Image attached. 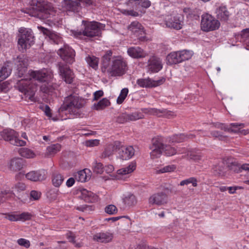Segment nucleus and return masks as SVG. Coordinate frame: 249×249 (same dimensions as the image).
Here are the masks:
<instances>
[{"label": "nucleus", "mask_w": 249, "mask_h": 249, "mask_svg": "<svg viewBox=\"0 0 249 249\" xmlns=\"http://www.w3.org/2000/svg\"><path fill=\"white\" fill-rule=\"evenodd\" d=\"M109 101L107 98H103L97 104H94L93 108L97 110H102L110 105Z\"/></svg>", "instance_id": "nucleus-34"}, {"label": "nucleus", "mask_w": 249, "mask_h": 249, "mask_svg": "<svg viewBox=\"0 0 249 249\" xmlns=\"http://www.w3.org/2000/svg\"><path fill=\"white\" fill-rule=\"evenodd\" d=\"M84 101L75 94H72L65 99L64 104L59 109V112L68 110L74 115H79V110L84 105Z\"/></svg>", "instance_id": "nucleus-4"}, {"label": "nucleus", "mask_w": 249, "mask_h": 249, "mask_svg": "<svg viewBox=\"0 0 249 249\" xmlns=\"http://www.w3.org/2000/svg\"><path fill=\"white\" fill-rule=\"evenodd\" d=\"M178 153L180 154H186L182 156L183 158L196 162L202 160L204 157L201 151L197 149H187L185 148H180L178 149Z\"/></svg>", "instance_id": "nucleus-9"}, {"label": "nucleus", "mask_w": 249, "mask_h": 249, "mask_svg": "<svg viewBox=\"0 0 249 249\" xmlns=\"http://www.w3.org/2000/svg\"><path fill=\"white\" fill-rule=\"evenodd\" d=\"M46 171L42 169L32 171L27 173L25 175V177L27 179L32 181H42L46 178Z\"/></svg>", "instance_id": "nucleus-13"}, {"label": "nucleus", "mask_w": 249, "mask_h": 249, "mask_svg": "<svg viewBox=\"0 0 249 249\" xmlns=\"http://www.w3.org/2000/svg\"><path fill=\"white\" fill-rule=\"evenodd\" d=\"M62 6L65 10L72 12H77L79 3L72 0H64L62 2Z\"/></svg>", "instance_id": "nucleus-24"}, {"label": "nucleus", "mask_w": 249, "mask_h": 249, "mask_svg": "<svg viewBox=\"0 0 249 249\" xmlns=\"http://www.w3.org/2000/svg\"><path fill=\"white\" fill-rule=\"evenodd\" d=\"M21 33L18 40V45L20 50H26L34 43V36L31 30L20 29Z\"/></svg>", "instance_id": "nucleus-8"}, {"label": "nucleus", "mask_w": 249, "mask_h": 249, "mask_svg": "<svg viewBox=\"0 0 249 249\" xmlns=\"http://www.w3.org/2000/svg\"><path fill=\"white\" fill-rule=\"evenodd\" d=\"M31 214L29 213H22L18 214V221H25L31 218Z\"/></svg>", "instance_id": "nucleus-54"}, {"label": "nucleus", "mask_w": 249, "mask_h": 249, "mask_svg": "<svg viewBox=\"0 0 249 249\" xmlns=\"http://www.w3.org/2000/svg\"><path fill=\"white\" fill-rule=\"evenodd\" d=\"M228 166L231 170L236 173L241 172L242 170L249 171V164L245 163L240 165L235 162H232Z\"/></svg>", "instance_id": "nucleus-29"}, {"label": "nucleus", "mask_w": 249, "mask_h": 249, "mask_svg": "<svg viewBox=\"0 0 249 249\" xmlns=\"http://www.w3.org/2000/svg\"><path fill=\"white\" fill-rule=\"evenodd\" d=\"M75 179L74 178H69L67 182H66V185L68 187H70L71 186H72L74 182H75Z\"/></svg>", "instance_id": "nucleus-64"}, {"label": "nucleus", "mask_w": 249, "mask_h": 249, "mask_svg": "<svg viewBox=\"0 0 249 249\" xmlns=\"http://www.w3.org/2000/svg\"><path fill=\"white\" fill-rule=\"evenodd\" d=\"M220 25L218 20L211 15L206 14L202 16L201 27L204 31L209 32L217 30L219 28Z\"/></svg>", "instance_id": "nucleus-7"}, {"label": "nucleus", "mask_w": 249, "mask_h": 249, "mask_svg": "<svg viewBox=\"0 0 249 249\" xmlns=\"http://www.w3.org/2000/svg\"><path fill=\"white\" fill-rule=\"evenodd\" d=\"M127 53L130 56L135 58H142L146 55V53L139 47H130L127 50Z\"/></svg>", "instance_id": "nucleus-25"}, {"label": "nucleus", "mask_w": 249, "mask_h": 249, "mask_svg": "<svg viewBox=\"0 0 249 249\" xmlns=\"http://www.w3.org/2000/svg\"><path fill=\"white\" fill-rule=\"evenodd\" d=\"M76 209L86 213H89L94 210L92 206L88 205H83L78 206L77 207Z\"/></svg>", "instance_id": "nucleus-52"}, {"label": "nucleus", "mask_w": 249, "mask_h": 249, "mask_svg": "<svg viewBox=\"0 0 249 249\" xmlns=\"http://www.w3.org/2000/svg\"><path fill=\"white\" fill-rule=\"evenodd\" d=\"M128 93V89L127 88H124L121 91V93L117 99V103L118 104H121L125 98L126 97Z\"/></svg>", "instance_id": "nucleus-47"}, {"label": "nucleus", "mask_w": 249, "mask_h": 249, "mask_svg": "<svg viewBox=\"0 0 249 249\" xmlns=\"http://www.w3.org/2000/svg\"><path fill=\"white\" fill-rule=\"evenodd\" d=\"M80 197L87 202L93 203L97 200V196L95 194L85 189L81 191Z\"/></svg>", "instance_id": "nucleus-26"}, {"label": "nucleus", "mask_w": 249, "mask_h": 249, "mask_svg": "<svg viewBox=\"0 0 249 249\" xmlns=\"http://www.w3.org/2000/svg\"><path fill=\"white\" fill-rule=\"evenodd\" d=\"M64 179L63 176L58 172H54L52 175V183L56 187H59Z\"/></svg>", "instance_id": "nucleus-32"}, {"label": "nucleus", "mask_w": 249, "mask_h": 249, "mask_svg": "<svg viewBox=\"0 0 249 249\" xmlns=\"http://www.w3.org/2000/svg\"><path fill=\"white\" fill-rule=\"evenodd\" d=\"M86 61L90 67L96 70L98 68V59L95 56H88L86 58Z\"/></svg>", "instance_id": "nucleus-42"}, {"label": "nucleus", "mask_w": 249, "mask_h": 249, "mask_svg": "<svg viewBox=\"0 0 249 249\" xmlns=\"http://www.w3.org/2000/svg\"><path fill=\"white\" fill-rule=\"evenodd\" d=\"M105 212L109 214H114L117 212V209L114 205H109L105 208Z\"/></svg>", "instance_id": "nucleus-51"}, {"label": "nucleus", "mask_w": 249, "mask_h": 249, "mask_svg": "<svg viewBox=\"0 0 249 249\" xmlns=\"http://www.w3.org/2000/svg\"><path fill=\"white\" fill-rule=\"evenodd\" d=\"M216 13L217 18L224 21H227L230 16V12L228 10L227 7L223 5L216 9Z\"/></svg>", "instance_id": "nucleus-21"}, {"label": "nucleus", "mask_w": 249, "mask_h": 249, "mask_svg": "<svg viewBox=\"0 0 249 249\" xmlns=\"http://www.w3.org/2000/svg\"><path fill=\"white\" fill-rule=\"evenodd\" d=\"M40 29L43 34L47 36L53 43L58 44L61 42V38L55 33L42 27H40Z\"/></svg>", "instance_id": "nucleus-22"}, {"label": "nucleus", "mask_w": 249, "mask_h": 249, "mask_svg": "<svg viewBox=\"0 0 249 249\" xmlns=\"http://www.w3.org/2000/svg\"><path fill=\"white\" fill-rule=\"evenodd\" d=\"M104 94V92L102 90H100L95 91L94 93V100H97L99 98L102 97Z\"/></svg>", "instance_id": "nucleus-62"}, {"label": "nucleus", "mask_w": 249, "mask_h": 249, "mask_svg": "<svg viewBox=\"0 0 249 249\" xmlns=\"http://www.w3.org/2000/svg\"><path fill=\"white\" fill-rule=\"evenodd\" d=\"M5 215V218L11 221H18V214L7 213Z\"/></svg>", "instance_id": "nucleus-58"}, {"label": "nucleus", "mask_w": 249, "mask_h": 249, "mask_svg": "<svg viewBox=\"0 0 249 249\" xmlns=\"http://www.w3.org/2000/svg\"><path fill=\"white\" fill-rule=\"evenodd\" d=\"M163 152L167 156H172L177 153H178V150L177 151L174 147L171 146L169 145H164Z\"/></svg>", "instance_id": "nucleus-40"}, {"label": "nucleus", "mask_w": 249, "mask_h": 249, "mask_svg": "<svg viewBox=\"0 0 249 249\" xmlns=\"http://www.w3.org/2000/svg\"><path fill=\"white\" fill-rule=\"evenodd\" d=\"M30 197L34 200H38L41 196V193L36 191L33 190L30 193Z\"/></svg>", "instance_id": "nucleus-57"}, {"label": "nucleus", "mask_w": 249, "mask_h": 249, "mask_svg": "<svg viewBox=\"0 0 249 249\" xmlns=\"http://www.w3.org/2000/svg\"><path fill=\"white\" fill-rule=\"evenodd\" d=\"M241 41L249 47V28L243 29L241 34Z\"/></svg>", "instance_id": "nucleus-43"}, {"label": "nucleus", "mask_w": 249, "mask_h": 249, "mask_svg": "<svg viewBox=\"0 0 249 249\" xmlns=\"http://www.w3.org/2000/svg\"><path fill=\"white\" fill-rule=\"evenodd\" d=\"M162 81H153L150 78L147 79H139L137 81V84L141 87H156L160 85Z\"/></svg>", "instance_id": "nucleus-23"}, {"label": "nucleus", "mask_w": 249, "mask_h": 249, "mask_svg": "<svg viewBox=\"0 0 249 249\" xmlns=\"http://www.w3.org/2000/svg\"><path fill=\"white\" fill-rule=\"evenodd\" d=\"M128 29L134 35H135L136 37H139L140 39H142L145 35L143 27L141 23L137 21L131 22L130 25L128 26Z\"/></svg>", "instance_id": "nucleus-16"}, {"label": "nucleus", "mask_w": 249, "mask_h": 249, "mask_svg": "<svg viewBox=\"0 0 249 249\" xmlns=\"http://www.w3.org/2000/svg\"><path fill=\"white\" fill-rule=\"evenodd\" d=\"M14 62L17 66L16 74L18 76L24 77L17 81L15 88L23 93L29 100L35 101V95L37 89L36 84L34 83L35 81L47 82L41 86L44 92H51L54 89V88L48 82L52 78V74L46 70L38 71L30 70L27 72L28 59L23 55L14 58Z\"/></svg>", "instance_id": "nucleus-1"}, {"label": "nucleus", "mask_w": 249, "mask_h": 249, "mask_svg": "<svg viewBox=\"0 0 249 249\" xmlns=\"http://www.w3.org/2000/svg\"><path fill=\"white\" fill-rule=\"evenodd\" d=\"M24 160L21 158H14L11 160L9 168L12 171H19L23 168Z\"/></svg>", "instance_id": "nucleus-27"}, {"label": "nucleus", "mask_w": 249, "mask_h": 249, "mask_svg": "<svg viewBox=\"0 0 249 249\" xmlns=\"http://www.w3.org/2000/svg\"><path fill=\"white\" fill-rule=\"evenodd\" d=\"M163 148L164 144L161 138L158 137L153 139L152 144L150 146L151 158L154 159L159 158L163 151Z\"/></svg>", "instance_id": "nucleus-10"}, {"label": "nucleus", "mask_w": 249, "mask_h": 249, "mask_svg": "<svg viewBox=\"0 0 249 249\" xmlns=\"http://www.w3.org/2000/svg\"><path fill=\"white\" fill-rule=\"evenodd\" d=\"M17 192H20L25 190L26 185L23 182H18L13 187Z\"/></svg>", "instance_id": "nucleus-56"}, {"label": "nucleus", "mask_w": 249, "mask_h": 249, "mask_svg": "<svg viewBox=\"0 0 249 249\" xmlns=\"http://www.w3.org/2000/svg\"><path fill=\"white\" fill-rule=\"evenodd\" d=\"M179 52L181 62L190 59L193 54V52L191 51L183 50Z\"/></svg>", "instance_id": "nucleus-46"}, {"label": "nucleus", "mask_w": 249, "mask_h": 249, "mask_svg": "<svg viewBox=\"0 0 249 249\" xmlns=\"http://www.w3.org/2000/svg\"><path fill=\"white\" fill-rule=\"evenodd\" d=\"M103 166L101 162L95 161L93 163V170L96 174H101L103 172Z\"/></svg>", "instance_id": "nucleus-49"}, {"label": "nucleus", "mask_w": 249, "mask_h": 249, "mask_svg": "<svg viewBox=\"0 0 249 249\" xmlns=\"http://www.w3.org/2000/svg\"><path fill=\"white\" fill-rule=\"evenodd\" d=\"M136 167V163L132 162L127 167L118 170L117 173L120 175H126L133 172L135 170Z\"/></svg>", "instance_id": "nucleus-31"}, {"label": "nucleus", "mask_w": 249, "mask_h": 249, "mask_svg": "<svg viewBox=\"0 0 249 249\" xmlns=\"http://www.w3.org/2000/svg\"><path fill=\"white\" fill-rule=\"evenodd\" d=\"M22 11L41 19L53 17L56 13L51 3L41 0H37L36 6L33 7L32 9L22 10Z\"/></svg>", "instance_id": "nucleus-3"}, {"label": "nucleus", "mask_w": 249, "mask_h": 249, "mask_svg": "<svg viewBox=\"0 0 249 249\" xmlns=\"http://www.w3.org/2000/svg\"><path fill=\"white\" fill-rule=\"evenodd\" d=\"M133 3L140 4L142 7L148 8L151 5V2L148 0H129L127 2V5H132Z\"/></svg>", "instance_id": "nucleus-37"}, {"label": "nucleus", "mask_w": 249, "mask_h": 249, "mask_svg": "<svg viewBox=\"0 0 249 249\" xmlns=\"http://www.w3.org/2000/svg\"><path fill=\"white\" fill-rule=\"evenodd\" d=\"M44 111L46 116H47L49 117H52V114H51V110L50 108V107L48 105H45L44 107Z\"/></svg>", "instance_id": "nucleus-63"}, {"label": "nucleus", "mask_w": 249, "mask_h": 249, "mask_svg": "<svg viewBox=\"0 0 249 249\" xmlns=\"http://www.w3.org/2000/svg\"><path fill=\"white\" fill-rule=\"evenodd\" d=\"M87 171L89 170L85 169L77 172L74 175L75 180L81 182L87 181L90 178V177L87 175Z\"/></svg>", "instance_id": "nucleus-30"}, {"label": "nucleus", "mask_w": 249, "mask_h": 249, "mask_svg": "<svg viewBox=\"0 0 249 249\" xmlns=\"http://www.w3.org/2000/svg\"><path fill=\"white\" fill-rule=\"evenodd\" d=\"M124 203L128 206H131L136 204V197L133 194H128L123 198Z\"/></svg>", "instance_id": "nucleus-36"}, {"label": "nucleus", "mask_w": 249, "mask_h": 249, "mask_svg": "<svg viewBox=\"0 0 249 249\" xmlns=\"http://www.w3.org/2000/svg\"><path fill=\"white\" fill-rule=\"evenodd\" d=\"M57 67L61 77L68 84H71L73 82L74 74L70 67L64 63L60 62L57 64Z\"/></svg>", "instance_id": "nucleus-11"}, {"label": "nucleus", "mask_w": 249, "mask_h": 249, "mask_svg": "<svg viewBox=\"0 0 249 249\" xmlns=\"http://www.w3.org/2000/svg\"><path fill=\"white\" fill-rule=\"evenodd\" d=\"M176 169V166L175 165L171 164L165 166L161 168L159 170L156 171L158 174L171 172L174 171Z\"/></svg>", "instance_id": "nucleus-44"}, {"label": "nucleus", "mask_w": 249, "mask_h": 249, "mask_svg": "<svg viewBox=\"0 0 249 249\" xmlns=\"http://www.w3.org/2000/svg\"><path fill=\"white\" fill-rule=\"evenodd\" d=\"M99 144V141L97 139L90 140L86 142V144L88 146H97Z\"/></svg>", "instance_id": "nucleus-60"}, {"label": "nucleus", "mask_w": 249, "mask_h": 249, "mask_svg": "<svg viewBox=\"0 0 249 249\" xmlns=\"http://www.w3.org/2000/svg\"><path fill=\"white\" fill-rule=\"evenodd\" d=\"M244 126L243 124L231 123L230 124V131L237 133L240 131V128Z\"/></svg>", "instance_id": "nucleus-50"}, {"label": "nucleus", "mask_w": 249, "mask_h": 249, "mask_svg": "<svg viewBox=\"0 0 249 249\" xmlns=\"http://www.w3.org/2000/svg\"><path fill=\"white\" fill-rule=\"evenodd\" d=\"M112 53L107 51L102 58V70L111 76H121L127 70L126 62L121 57H112Z\"/></svg>", "instance_id": "nucleus-2"}, {"label": "nucleus", "mask_w": 249, "mask_h": 249, "mask_svg": "<svg viewBox=\"0 0 249 249\" xmlns=\"http://www.w3.org/2000/svg\"><path fill=\"white\" fill-rule=\"evenodd\" d=\"M11 71L12 70L9 66H3L0 70V82L8 77Z\"/></svg>", "instance_id": "nucleus-35"}, {"label": "nucleus", "mask_w": 249, "mask_h": 249, "mask_svg": "<svg viewBox=\"0 0 249 249\" xmlns=\"http://www.w3.org/2000/svg\"><path fill=\"white\" fill-rule=\"evenodd\" d=\"M127 117V114H121L117 117L116 122L120 124H123L128 122Z\"/></svg>", "instance_id": "nucleus-53"}, {"label": "nucleus", "mask_w": 249, "mask_h": 249, "mask_svg": "<svg viewBox=\"0 0 249 249\" xmlns=\"http://www.w3.org/2000/svg\"><path fill=\"white\" fill-rule=\"evenodd\" d=\"M17 243L21 246H23L26 248H28L30 246V241L24 238H20L18 240Z\"/></svg>", "instance_id": "nucleus-55"}, {"label": "nucleus", "mask_w": 249, "mask_h": 249, "mask_svg": "<svg viewBox=\"0 0 249 249\" xmlns=\"http://www.w3.org/2000/svg\"><path fill=\"white\" fill-rule=\"evenodd\" d=\"M168 63L170 65L181 63L180 54L179 52L171 53L167 56Z\"/></svg>", "instance_id": "nucleus-28"}, {"label": "nucleus", "mask_w": 249, "mask_h": 249, "mask_svg": "<svg viewBox=\"0 0 249 249\" xmlns=\"http://www.w3.org/2000/svg\"><path fill=\"white\" fill-rule=\"evenodd\" d=\"M214 125L215 127L219 128L221 130H224L225 131H230V129L229 128V126L223 124L217 123L214 124Z\"/></svg>", "instance_id": "nucleus-59"}, {"label": "nucleus", "mask_w": 249, "mask_h": 249, "mask_svg": "<svg viewBox=\"0 0 249 249\" xmlns=\"http://www.w3.org/2000/svg\"><path fill=\"white\" fill-rule=\"evenodd\" d=\"M167 201V195L163 193L153 194L149 198V203L151 204L161 205L166 203Z\"/></svg>", "instance_id": "nucleus-17"}, {"label": "nucleus", "mask_w": 249, "mask_h": 249, "mask_svg": "<svg viewBox=\"0 0 249 249\" xmlns=\"http://www.w3.org/2000/svg\"><path fill=\"white\" fill-rule=\"evenodd\" d=\"M147 68L150 72H158L162 68L161 61L156 56H151L148 60Z\"/></svg>", "instance_id": "nucleus-14"}, {"label": "nucleus", "mask_w": 249, "mask_h": 249, "mask_svg": "<svg viewBox=\"0 0 249 249\" xmlns=\"http://www.w3.org/2000/svg\"><path fill=\"white\" fill-rule=\"evenodd\" d=\"M57 53L67 63L71 64L74 61L75 53L69 46L65 45L58 51Z\"/></svg>", "instance_id": "nucleus-12"}, {"label": "nucleus", "mask_w": 249, "mask_h": 249, "mask_svg": "<svg viewBox=\"0 0 249 249\" xmlns=\"http://www.w3.org/2000/svg\"><path fill=\"white\" fill-rule=\"evenodd\" d=\"M61 149V145L58 143L52 144L47 149V154L49 155H54Z\"/></svg>", "instance_id": "nucleus-38"}, {"label": "nucleus", "mask_w": 249, "mask_h": 249, "mask_svg": "<svg viewBox=\"0 0 249 249\" xmlns=\"http://www.w3.org/2000/svg\"><path fill=\"white\" fill-rule=\"evenodd\" d=\"M211 135L214 137L218 138L219 140H223L225 138V137L222 133L217 131H213L211 132Z\"/></svg>", "instance_id": "nucleus-61"}, {"label": "nucleus", "mask_w": 249, "mask_h": 249, "mask_svg": "<svg viewBox=\"0 0 249 249\" xmlns=\"http://www.w3.org/2000/svg\"><path fill=\"white\" fill-rule=\"evenodd\" d=\"M121 142L118 141L115 142L113 143L109 144L105 148L104 151L102 153L100 157L102 159L106 158L111 156L114 151L120 149Z\"/></svg>", "instance_id": "nucleus-19"}, {"label": "nucleus", "mask_w": 249, "mask_h": 249, "mask_svg": "<svg viewBox=\"0 0 249 249\" xmlns=\"http://www.w3.org/2000/svg\"><path fill=\"white\" fill-rule=\"evenodd\" d=\"M13 191L11 190H5L0 193V204L5 201L6 199L13 197L14 196Z\"/></svg>", "instance_id": "nucleus-39"}, {"label": "nucleus", "mask_w": 249, "mask_h": 249, "mask_svg": "<svg viewBox=\"0 0 249 249\" xmlns=\"http://www.w3.org/2000/svg\"><path fill=\"white\" fill-rule=\"evenodd\" d=\"M119 155L120 158L123 160H127L131 158L134 155L135 150L131 146H123L120 145Z\"/></svg>", "instance_id": "nucleus-18"}, {"label": "nucleus", "mask_w": 249, "mask_h": 249, "mask_svg": "<svg viewBox=\"0 0 249 249\" xmlns=\"http://www.w3.org/2000/svg\"><path fill=\"white\" fill-rule=\"evenodd\" d=\"M182 21L179 18H174L173 20H169L166 23V25L169 28H172L177 30L182 28Z\"/></svg>", "instance_id": "nucleus-33"}, {"label": "nucleus", "mask_w": 249, "mask_h": 249, "mask_svg": "<svg viewBox=\"0 0 249 249\" xmlns=\"http://www.w3.org/2000/svg\"><path fill=\"white\" fill-rule=\"evenodd\" d=\"M113 238V233L109 231H101L96 233L93 235L94 241L105 244L111 242Z\"/></svg>", "instance_id": "nucleus-15"}, {"label": "nucleus", "mask_w": 249, "mask_h": 249, "mask_svg": "<svg viewBox=\"0 0 249 249\" xmlns=\"http://www.w3.org/2000/svg\"><path fill=\"white\" fill-rule=\"evenodd\" d=\"M0 136L5 141L9 142L10 144L17 146H24L26 142L25 141L18 138V133L12 129H5L0 132Z\"/></svg>", "instance_id": "nucleus-6"}, {"label": "nucleus", "mask_w": 249, "mask_h": 249, "mask_svg": "<svg viewBox=\"0 0 249 249\" xmlns=\"http://www.w3.org/2000/svg\"><path fill=\"white\" fill-rule=\"evenodd\" d=\"M190 183H191L194 187H196L197 186V180L196 178L194 177L188 178L186 179L182 180L180 182L179 185L183 186L185 185H188Z\"/></svg>", "instance_id": "nucleus-48"}, {"label": "nucleus", "mask_w": 249, "mask_h": 249, "mask_svg": "<svg viewBox=\"0 0 249 249\" xmlns=\"http://www.w3.org/2000/svg\"><path fill=\"white\" fill-rule=\"evenodd\" d=\"M128 121H134L143 118L142 113L138 112H133L131 114H127Z\"/></svg>", "instance_id": "nucleus-45"}, {"label": "nucleus", "mask_w": 249, "mask_h": 249, "mask_svg": "<svg viewBox=\"0 0 249 249\" xmlns=\"http://www.w3.org/2000/svg\"><path fill=\"white\" fill-rule=\"evenodd\" d=\"M105 26L96 21L85 22L84 24V30L82 31L72 30L71 32L76 37L80 38L82 36L89 37L99 36L101 35V30Z\"/></svg>", "instance_id": "nucleus-5"}, {"label": "nucleus", "mask_w": 249, "mask_h": 249, "mask_svg": "<svg viewBox=\"0 0 249 249\" xmlns=\"http://www.w3.org/2000/svg\"><path fill=\"white\" fill-rule=\"evenodd\" d=\"M200 131H196L194 134L189 133L188 134H180L175 135L172 137V142H181L188 139H192L196 137V134H200Z\"/></svg>", "instance_id": "nucleus-20"}, {"label": "nucleus", "mask_w": 249, "mask_h": 249, "mask_svg": "<svg viewBox=\"0 0 249 249\" xmlns=\"http://www.w3.org/2000/svg\"><path fill=\"white\" fill-rule=\"evenodd\" d=\"M19 153L21 156L26 158H33L35 155L32 150L26 148L20 149Z\"/></svg>", "instance_id": "nucleus-41"}]
</instances>
